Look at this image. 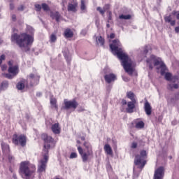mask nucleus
Wrapping results in <instances>:
<instances>
[{"label": "nucleus", "instance_id": "obj_8", "mask_svg": "<svg viewBox=\"0 0 179 179\" xmlns=\"http://www.w3.org/2000/svg\"><path fill=\"white\" fill-rule=\"evenodd\" d=\"M12 142L14 143V145H20V146L24 148L27 142V138L24 135L17 136V134H14L12 138Z\"/></svg>", "mask_w": 179, "mask_h": 179}, {"label": "nucleus", "instance_id": "obj_43", "mask_svg": "<svg viewBox=\"0 0 179 179\" xmlns=\"http://www.w3.org/2000/svg\"><path fill=\"white\" fill-rule=\"evenodd\" d=\"M35 8L37 12H40L41 10L42 6L40 4H35Z\"/></svg>", "mask_w": 179, "mask_h": 179}, {"label": "nucleus", "instance_id": "obj_49", "mask_svg": "<svg viewBox=\"0 0 179 179\" xmlns=\"http://www.w3.org/2000/svg\"><path fill=\"white\" fill-rule=\"evenodd\" d=\"M17 10H20V11L24 10V5H21L20 7L17 8Z\"/></svg>", "mask_w": 179, "mask_h": 179}, {"label": "nucleus", "instance_id": "obj_62", "mask_svg": "<svg viewBox=\"0 0 179 179\" xmlns=\"http://www.w3.org/2000/svg\"><path fill=\"white\" fill-rule=\"evenodd\" d=\"M111 19H112L111 13H109L108 20H111Z\"/></svg>", "mask_w": 179, "mask_h": 179}, {"label": "nucleus", "instance_id": "obj_7", "mask_svg": "<svg viewBox=\"0 0 179 179\" xmlns=\"http://www.w3.org/2000/svg\"><path fill=\"white\" fill-rule=\"evenodd\" d=\"M41 139L43 140L44 141V152L45 153H48V150L51 148V146H55V141H54V138L50 136H48V134H43L41 135Z\"/></svg>", "mask_w": 179, "mask_h": 179}, {"label": "nucleus", "instance_id": "obj_15", "mask_svg": "<svg viewBox=\"0 0 179 179\" xmlns=\"http://www.w3.org/2000/svg\"><path fill=\"white\" fill-rule=\"evenodd\" d=\"M104 79L106 83H111L117 80V76L114 73H109L104 76Z\"/></svg>", "mask_w": 179, "mask_h": 179}, {"label": "nucleus", "instance_id": "obj_19", "mask_svg": "<svg viewBox=\"0 0 179 179\" xmlns=\"http://www.w3.org/2000/svg\"><path fill=\"white\" fill-rule=\"evenodd\" d=\"M1 149H2L3 152L5 153V155H9V153L10 152L9 145H8L7 143H6L3 141H1Z\"/></svg>", "mask_w": 179, "mask_h": 179}, {"label": "nucleus", "instance_id": "obj_44", "mask_svg": "<svg viewBox=\"0 0 179 179\" xmlns=\"http://www.w3.org/2000/svg\"><path fill=\"white\" fill-rule=\"evenodd\" d=\"M76 157H78V154H76V152H71L70 159H76Z\"/></svg>", "mask_w": 179, "mask_h": 179}, {"label": "nucleus", "instance_id": "obj_56", "mask_svg": "<svg viewBox=\"0 0 179 179\" xmlns=\"http://www.w3.org/2000/svg\"><path fill=\"white\" fill-rule=\"evenodd\" d=\"M83 111H85V108H80L78 110V113H82Z\"/></svg>", "mask_w": 179, "mask_h": 179}, {"label": "nucleus", "instance_id": "obj_18", "mask_svg": "<svg viewBox=\"0 0 179 179\" xmlns=\"http://www.w3.org/2000/svg\"><path fill=\"white\" fill-rule=\"evenodd\" d=\"M63 35L65 38H72L73 37V31H72L71 29L67 28L64 30Z\"/></svg>", "mask_w": 179, "mask_h": 179}, {"label": "nucleus", "instance_id": "obj_42", "mask_svg": "<svg viewBox=\"0 0 179 179\" xmlns=\"http://www.w3.org/2000/svg\"><path fill=\"white\" fill-rule=\"evenodd\" d=\"M5 59H6V55H1L0 56V66L2 65V61H5Z\"/></svg>", "mask_w": 179, "mask_h": 179}, {"label": "nucleus", "instance_id": "obj_27", "mask_svg": "<svg viewBox=\"0 0 179 179\" xmlns=\"http://www.w3.org/2000/svg\"><path fill=\"white\" fill-rule=\"evenodd\" d=\"M136 128L137 129H142V128H145V123L143 121H138L136 122Z\"/></svg>", "mask_w": 179, "mask_h": 179}, {"label": "nucleus", "instance_id": "obj_24", "mask_svg": "<svg viewBox=\"0 0 179 179\" xmlns=\"http://www.w3.org/2000/svg\"><path fill=\"white\" fill-rule=\"evenodd\" d=\"M127 97L131 100V101H136L135 94L131 91L127 92Z\"/></svg>", "mask_w": 179, "mask_h": 179}, {"label": "nucleus", "instance_id": "obj_64", "mask_svg": "<svg viewBox=\"0 0 179 179\" xmlns=\"http://www.w3.org/2000/svg\"><path fill=\"white\" fill-rule=\"evenodd\" d=\"M176 19L179 20V13L176 15Z\"/></svg>", "mask_w": 179, "mask_h": 179}, {"label": "nucleus", "instance_id": "obj_1", "mask_svg": "<svg viewBox=\"0 0 179 179\" xmlns=\"http://www.w3.org/2000/svg\"><path fill=\"white\" fill-rule=\"evenodd\" d=\"M121 47V43L120 40L115 39L113 41V43L110 45V48L113 55H117L119 59L122 61V65L128 75L132 76L134 74V62L131 61V58L128 55L124 53Z\"/></svg>", "mask_w": 179, "mask_h": 179}, {"label": "nucleus", "instance_id": "obj_21", "mask_svg": "<svg viewBox=\"0 0 179 179\" xmlns=\"http://www.w3.org/2000/svg\"><path fill=\"white\" fill-rule=\"evenodd\" d=\"M151 58L153 59L154 66H157L159 65L162 66V64H164V62L162 61V59L156 58V56H155L154 55H151Z\"/></svg>", "mask_w": 179, "mask_h": 179}, {"label": "nucleus", "instance_id": "obj_59", "mask_svg": "<svg viewBox=\"0 0 179 179\" xmlns=\"http://www.w3.org/2000/svg\"><path fill=\"white\" fill-rule=\"evenodd\" d=\"M1 69H2V71H5V69H6V66L2 65L1 66Z\"/></svg>", "mask_w": 179, "mask_h": 179}, {"label": "nucleus", "instance_id": "obj_9", "mask_svg": "<svg viewBox=\"0 0 179 179\" xmlns=\"http://www.w3.org/2000/svg\"><path fill=\"white\" fill-rule=\"evenodd\" d=\"M48 154L45 153L43 155V159L38 162V173H45V169H47V163H48Z\"/></svg>", "mask_w": 179, "mask_h": 179}, {"label": "nucleus", "instance_id": "obj_33", "mask_svg": "<svg viewBox=\"0 0 179 179\" xmlns=\"http://www.w3.org/2000/svg\"><path fill=\"white\" fill-rule=\"evenodd\" d=\"M8 86H9V83L8 81H3L1 83V90H4V89H8Z\"/></svg>", "mask_w": 179, "mask_h": 179}, {"label": "nucleus", "instance_id": "obj_25", "mask_svg": "<svg viewBox=\"0 0 179 179\" xmlns=\"http://www.w3.org/2000/svg\"><path fill=\"white\" fill-rule=\"evenodd\" d=\"M103 149L107 155H113V149L108 144H106Z\"/></svg>", "mask_w": 179, "mask_h": 179}, {"label": "nucleus", "instance_id": "obj_11", "mask_svg": "<svg viewBox=\"0 0 179 179\" xmlns=\"http://www.w3.org/2000/svg\"><path fill=\"white\" fill-rule=\"evenodd\" d=\"M79 3H78V0H72L69 2L67 6L68 12H73V13H76L78 12V6Z\"/></svg>", "mask_w": 179, "mask_h": 179}, {"label": "nucleus", "instance_id": "obj_39", "mask_svg": "<svg viewBox=\"0 0 179 179\" xmlns=\"http://www.w3.org/2000/svg\"><path fill=\"white\" fill-rule=\"evenodd\" d=\"M55 41H57V36L53 34L50 36V43H55Z\"/></svg>", "mask_w": 179, "mask_h": 179}, {"label": "nucleus", "instance_id": "obj_32", "mask_svg": "<svg viewBox=\"0 0 179 179\" xmlns=\"http://www.w3.org/2000/svg\"><path fill=\"white\" fill-rule=\"evenodd\" d=\"M16 87L18 90H23L24 89V83L22 81L17 83Z\"/></svg>", "mask_w": 179, "mask_h": 179}, {"label": "nucleus", "instance_id": "obj_51", "mask_svg": "<svg viewBox=\"0 0 179 179\" xmlns=\"http://www.w3.org/2000/svg\"><path fill=\"white\" fill-rule=\"evenodd\" d=\"M81 34H83V36H86V34H87V31L86 29H83Z\"/></svg>", "mask_w": 179, "mask_h": 179}, {"label": "nucleus", "instance_id": "obj_57", "mask_svg": "<svg viewBox=\"0 0 179 179\" xmlns=\"http://www.w3.org/2000/svg\"><path fill=\"white\" fill-rule=\"evenodd\" d=\"M9 66H13V61L10 60L8 62Z\"/></svg>", "mask_w": 179, "mask_h": 179}, {"label": "nucleus", "instance_id": "obj_61", "mask_svg": "<svg viewBox=\"0 0 179 179\" xmlns=\"http://www.w3.org/2000/svg\"><path fill=\"white\" fill-rule=\"evenodd\" d=\"M123 80H124V82H129V79H128L127 78H123Z\"/></svg>", "mask_w": 179, "mask_h": 179}, {"label": "nucleus", "instance_id": "obj_53", "mask_svg": "<svg viewBox=\"0 0 179 179\" xmlns=\"http://www.w3.org/2000/svg\"><path fill=\"white\" fill-rule=\"evenodd\" d=\"M11 19H12L13 22H16V15L13 14L11 16Z\"/></svg>", "mask_w": 179, "mask_h": 179}, {"label": "nucleus", "instance_id": "obj_2", "mask_svg": "<svg viewBox=\"0 0 179 179\" xmlns=\"http://www.w3.org/2000/svg\"><path fill=\"white\" fill-rule=\"evenodd\" d=\"M11 41L13 43L15 41L22 51L27 52L30 51V45L33 44L34 38L33 36L26 33L20 34H13L11 36Z\"/></svg>", "mask_w": 179, "mask_h": 179}, {"label": "nucleus", "instance_id": "obj_23", "mask_svg": "<svg viewBox=\"0 0 179 179\" xmlns=\"http://www.w3.org/2000/svg\"><path fill=\"white\" fill-rule=\"evenodd\" d=\"M50 104L53 108L56 110V111H58V105L57 104V99L55 98H50Z\"/></svg>", "mask_w": 179, "mask_h": 179}, {"label": "nucleus", "instance_id": "obj_5", "mask_svg": "<svg viewBox=\"0 0 179 179\" xmlns=\"http://www.w3.org/2000/svg\"><path fill=\"white\" fill-rule=\"evenodd\" d=\"M148 157V155L146 153V150H143L140 152V155H136L134 158V165L137 166L138 169H141V170L146 166V158Z\"/></svg>", "mask_w": 179, "mask_h": 179}, {"label": "nucleus", "instance_id": "obj_16", "mask_svg": "<svg viewBox=\"0 0 179 179\" xmlns=\"http://www.w3.org/2000/svg\"><path fill=\"white\" fill-rule=\"evenodd\" d=\"M144 111L147 115H152V106L148 100L144 103Z\"/></svg>", "mask_w": 179, "mask_h": 179}, {"label": "nucleus", "instance_id": "obj_60", "mask_svg": "<svg viewBox=\"0 0 179 179\" xmlns=\"http://www.w3.org/2000/svg\"><path fill=\"white\" fill-rule=\"evenodd\" d=\"M177 11H176V10H173V12H172V15H176V16H177Z\"/></svg>", "mask_w": 179, "mask_h": 179}, {"label": "nucleus", "instance_id": "obj_12", "mask_svg": "<svg viewBox=\"0 0 179 179\" xmlns=\"http://www.w3.org/2000/svg\"><path fill=\"white\" fill-rule=\"evenodd\" d=\"M164 178V167L159 166L155 169L153 179H163Z\"/></svg>", "mask_w": 179, "mask_h": 179}, {"label": "nucleus", "instance_id": "obj_58", "mask_svg": "<svg viewBox=\"0 0 179 179\" xmlns=\"http://www.w3.org/2000/svg\"><path fill=\"white\" fill-rule=\"evenodd\" d=\"M175 31L176 33H179V27H175Z\"/></svg>", "mask_w": 179, "mask_h": 179}, {"label": "nucleus", "instance_id": "obj_4", "mask_svg": "<svg viewBox=\"0 0 179 179\" xmlns=\"http://www.w3.org/2000/svg\"><path fill=\"white\" fill-rule=\"evenodd\" d=\"M83 146L86 152H83V148L80 146L78 147V150L83 163H86V162H90V160L93 159V147H92V144L89 141H85Z\"/></svg>", "mask_w": 179, "mask_h": 179}, {"label": "nucleus", "instance_id": "obj_50", "mask_svg": "<svg viewBox=\"0 0 179 179\" xmlns=\"http://www.w3.org/2000/svg\"><path fill=\"white\" fill-rule=\"evenodd\" d=\"M6 78H7L8 79H13V76H12L11 74L7 73L6 74Z\"/></svg>", "mask_w": 179, "mask_h": 179}, {"label": "nucleus", "instance_id": "obj_52", "mask_svg": "<svg viewBox=\"0 0 179 179\" xmlns=\"http://www.w3.org/2000/svg\"><path fill=\"white\" fill-rule=\"evenodd\" d=\"M10 10H13L15 9V4H13V3H10Z\"/></svg>", "mask_w": 179, "mask_h": 179}, {"label": "nucleus", "instance_id": "obj_47", "mask_svg": "<svg viewBox=\"0 0 179 179\" xmlns=\"http://www.w3.org/2000/svg\"><path fill=\"white\" fill-rule=\"evenodd\" d=\"M103 10H105V13L106 10H108V9H110V4H106L104 6H103Z\"/></svg>", "mask_w": 179, "mask_h": 179}, {"label": "nucleus", "instance_id": "obj_26", "mask_svg": "<svg viewBox=\"0 0 179 179\" xmlns=\"http://www.w3.org/2000/svg\"><path fill=\"white\" fill-rule=\"evenodd\" d=\"M51 17L52 19H55L56 22H59V19H61V14L57 11L55 13H52Z\"/></svg>", "mask_w": 179, "mask_h": 179}, {"label": "nucleus", "instance_id": "obj_34", "mask_svg": "<svg viewBox=\"0 0 179 179\" xmlns=\"http://www.w3.org/2000/svg\"><path fill=\"white\" fill-rule=\"evenodd\" d=\"M80 10L84 12V10H86V3H85V0L80 1Z\"/></svg>", "mask_w": 179, "mask_h": 179}, {"label": "nucleus", "instance_id": "obj_20", "mask_svg": "<svg viewBox=\"0 0 179 179\" xmlns=\"http://www.w3.org/2000/svg\"><path fill=\"white\" fill-rule=\"evenodd\" d=\"M8 72L9 73H12L15 76V75H17L19 73V66L15 65L14 66H9L8 68Z\"/></svg>", "mask_w": 179, "mask_h": 179}, {"label": "nucleus", "instance_id": "obj_38", "mask_svg": "<svg viewBox=\"0 0 179 179\" xmlns=\"http://www.w3.org/2000/svg\"><path fill=\"white\" fill-rule=\"evenodd\" d=\"M27 31L33 34V33H34V29H33L30 25H27Z\"/></svg>", "mask_w": 179, "mask_h": 179}, {"label": "nucleus", "instance_id": "obj_35", "mask_svg": "<svg viewBox=\"0 0 179 179\" xmlns=\"http://www.w3.org/2000/svg\"><path fill=\"white\" fill-rule=\"evenodd\" d=\"M131 15H120L119 16V19H124V20H129V19H131Z\"/></svg>", "mask_w": 179, "mask_h": 179}, {"label": "nucleus", "instance_id": "obj_3", "mask_svg": "<svg viewBox=\"0 0 179 179\" xmlns=\"http://www.w3.org/2000/svg\"><path fill=\"white\" fill-rule=\"evenodd\" d=\"M36 173V165L31 164L29 161L22 162L20 164L19 174L24 179L34 178Z\"/></svg>", "mask_w": 179, "mask_h": 179}, {"label": "nucleus", "instance_id": "obj_46", "mask_svg": "<svg viewBox=\"0 0 179 179\" xmlns=\"http://www.w3.org/2000/svg\"><path fill=\"white\" fill-rule=\"evenodd\" d=\"M178 79H179L178 76H174L173 77H172L171 80H172V82H173V83H176V80H178Z\"/></svg>", "mask_w": 179, "mask_h": 179}, {"label": "nucleus", "instance_id": "obj_55", "mask_svg": "<svg viewBox=\"0 0 179 179\" xmlns=\"http://www.w3.org/2000/svg\"><path fill=\"white\" fill-rule=\"evenodd\" d=\"M109 37L110 38H115V34L111 33Z\"/></svg>", "mask_w": 179, "mask_h": 179}, {"label": "nucleus", "instance_id": "obj_22", "mask_svg": "<svg viewBox=\"0 0 179 179\" xmlns=\"http://www.w3.org/2000/svg\"><path fill=\"white\" fill-rule=\"evenodd\" d=\"M172 19L171 15L164 17L166 23H170L171 26H176V20H172Z\"/></svg>", "mask_w": 179, "mask_h": 179}, {"label": "nucleus", "instance_id": "obj_10", "mask_svg": "<svg viewBox=\"0 0 179 179\" xmlns=\"http://www.w3.org/2000/svg\"><path fill=\"white\" fill-rule=\"evenodd\" d=\"M64 106L63 107L64 110H70V108H73V110H76L79 103L76 100L73 99L72 101H68V99L64 100Z\"/></svg>", "mask_w": 179, "mask_h": 179}, {"label": "nucleus", "instance_id": "obj_30", "mask_svg": "<svg viewBox=\"0 0 179 179\" xmlns=\"http://www.w3.org/2000/svg\"><path fill=\"white\" fill-rule=\"evenodd\" d=\"M160 68H161L162 76H163L164 75H166V71L167 70V68L166 67V64L164 63H162Z\"/></svg>", "mask_w": 179, "mask_h": 179}, {"label": "nucleus", "instance_id": "obj_37", "mask_svg": "<svg viewBox=\"0 0 179 179\" xmlns=\"http://www.w3.org/2000/svg\"><path fill=\"white\" fill-rule=\"evenodd\" d=\"M173 78V76L171 73H165V79L166 80H168L169 82H171V79Z\"/></svg>", "mask_w": 179, "mask_h": 179}, {"label": "nucleus", "instance_id": "obj_17", "mask_svg": "<svg viewBox=\"0 0 179 179\" xmlns=\"http://www.w3.org/2000/svg\"><path fill=\"white\" fill-rule=\"evenodd\" d=\"M51 129H52L53 134H55L56 135L61 134V127H59V123H55V124H52Z\"/></svg>", "mask_w": 179, "mask_h": 179}, {"label": "nucleus", "instance_id": "obj_40", "mask_svg": "<svg viewBox=\"0 0 179 179\" xmlns=\"http://www.w3.org/2000/svg\"><path fill=\"white\" fill-rule=\"evenodd\" d=\"M96 10H98L101 15H104V13H106L104 9H102L101 7H97Z\"/></svg>", "mask_w": 179, "mask_h": 179}, {"label": "nucleus", "instance_id": "obj_14", "mask_svg": "<svg viewBox=\"0 0 179 179\" xmlns=\"http://www.w3.org/2000/svg\"><path fill=\"white\" fill-rule=\"evenodd\" d=\"M136 101H131L127 102V108H126V112L129 114H132V113H134V110L136 108Z\"/></svg>", "mask_w": 179, "mask_h": 179}, {"label": "nucleus", "instance_id": "obj_29", "mask_svg": "<svg viewBox=\"0 0 179 179\" xmlns=\"http://www.w3.org/2000/svg\"><path fill=\"white\" fill-rule=\"evenodd\" d=\"M96 41L97 44H100L101 45H104L105 40L102 36L96 37Z\"/></svg>", "mask_w": 179, "mask_h": 179}, {"label": "nucleus", "instance_id": "obj_31", "mask_svg": "<svg viewBox=\"0 0 179 179\" xmlns=\"http://www.w3.org/2000/svg\"><path fill=\"white\" fill-rule=\"evenodd\" d=\"M179 85L178 84H168L167 89L168 90H173V89H178Z\"/></svg>", "mask_w": 179, "mask_h": 179}, {"label": "nucleus", "instance_id": "obj_6", "mask_svg": "<svg viewBox=\"0 0 179 179\" xmlns=\"http://www.w3.org/2000/svg\"><path fill=\"white\" fill-rule=\"evenodd\" d=\"M41 139L43 140L44 141V152L45 153H48V150L51 148V146H55V141H54V138L50 136H48V134H43L41 135Z\"/></svg>", "mask_w": 179, "mask_h": 179}, {"label": "nucleus", "instance_id": "obj_41", "mask_svg": "<svg viewBox=\"0 0 179 179\" xmlns=\"http://www.w3.org/2000/svg\"><path fill=\"white\" fill-rule=\"evenodd\" d=\"M148 52H149V49L148 48V45H145L143 48V54L144 55H148Z\"/></svg>", "mask_w": 179, "mask_h": 179}, {"label": "nucleus", "instance_id": "obj_45", "mask_svg": "<svg viewBox=\"0 0 179 179\" xmlns=\"http://www.w3.org/2000/svg\"><path fill=\"white\" fill-rule=\"evenodd\" d=\"M131 148V149H136V148H138V143L136 142H133Z\"/></svg>", "mask_w": 179, "mask_h": 179}, {"label": "nucleus", "instance_id": "obj_36", "mask_svg": "<svg viewBox=\"0 0 179 179\" xmlns=\"http://www.w3.org/2000/svg\"><path fill=\"white\" fill-rule=\"evenodd\" d=\"M42 9L45 11V12H48V10H50V6H48L47 3H43L42 5Z\"/></svg>", "mask_w": 179, "mask_h": 179}, {"label": "nucleus", "instance_id": "obj_54", "mask_svg": "<svg viewBox=\"0 0 179 179\" xmlns=\"http://www.w3.org/2000/svg\"><path fill=\"white\" fill-rule=\"evenodd\" d=\"M121 103L123 106H127V104H128V102H127V100L125 99H122Z\"/></svg>", "mask_w": 179, "mask_h": 179}, {"label": "nucleus", "instance_id": "obj_28", "mask_svg": "<svg viewBox=\"0 0 179 179\" xmlns=\"http://www.w3.org/2000/svg\"><path fill=\"white\" fill-rule=\"evenodd\" d=\"M146 62L150 68V69H153V59L152 58V55H150V59H147Z\"/></svg>", "mask_w": 179, "mask_h": 179}, {"label": "nucleus", "instance_id": "obj_63", "mask_svg": "<svg viewBox=\"0 0 179 179\" xmlns=\"http://www.w3.org/2000/svg\"><path fill=\"white\" fill-rule=\"evenodd\" d=\"M41 92H38V93H36V96H37V97H40V96H41Z\"/></svg>", "mask_w": 179, "mask_h": 179}, {"label": "nucleus", "instance_id": "obj_48", "mask_svg": "<svg viewBox=\"0 0 179 179\" xmlns=\"http://www.w3.org/2000/svg\"><path fill=\"white\" fill-rule=\"evenodd\" d=\"M65 59H66L68 64L71 62V57L66 55H64Z\"/></svg>", "mask_w": 179, "mask_h": 179}, {"label": "nucleus", "instance_id": "obj_13", "mask_svg": "<svg viewBox=\"0 0 179 179\" xmlns=\"http://www.w3.org/2000/svg\"><path fill=\"white\" fill-rule=\"evenodd\" d=\"M28 78L30 80V82H31L30 85L31 86L38 85V82H40V76H39L31 73V74H29V76H28Z\"/></svg>", "mask_w": 179, "mask_h": 179}]
</instances>
